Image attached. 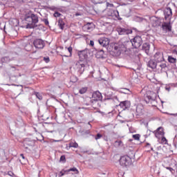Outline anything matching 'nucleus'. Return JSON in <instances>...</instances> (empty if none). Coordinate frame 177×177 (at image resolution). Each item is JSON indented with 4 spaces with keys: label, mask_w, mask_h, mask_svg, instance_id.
<instances>
[{
    "label": "nucleus",
    "mask_w": 177,
    "mask_h": 177,
    "mask_svg": "<svg viewBox=\"0 0 177 177\" xmlns=\"http://www.w3.org/2000/svg\"><path fill=\"white\" fill-rule=\"evenodd\" d=\"M156 100V94L154 92L151 91H148L146 92V93L144 95V100L146 102V103H151V102H153V100Z\"/></svg>",
    "instance_id": "f257e3e1"
},
{
    "label": "nucleus",
    "mask_w": 177,
    "mask_h": 177,
    "mask_svg": "<svg viewBox=\"0 0 177 177\" xmlns=\"http://www.w3.org/2000/svg\"><path fill=\"white\" fill-rule=\"evenodd\" d=\"M119 162L122 167H129L132 164V158L129 156H123L120 158Z\"/></svg>",
    "instance_id": "f03ea898"
},
{
    "label": "nucleus",
    "mask_w": 177,
    "mask_h": 177,
    "mask_svg": "<svg viewBox=\"0 0 177 177\" xmlns=\"http://www.w3.org/2000/svg\"><path fill=\"white\" fill-rule=\"evenodd\" d=\"M124 50H125V46L123 44H117L114 46L113 48L115 56H120V55H121Z\"/></svg>",
    "instance_id": "7ed1b4c3"
},
{
    "label": "nucleus",
    "mask_w": 177,
    "mask_h": 177,
    "mask_svg": "<svg viewBox=\"0 0 177 177\" xmlns=\"http://www.w3.org/2000/svg\"><path fill=\"white\" fill-rule=\"evenodd\" d=\"M82 30L86 32H91V31H93V30H95V24L92 22H88L83 26Z\"/></svg>",
    "instance_id": "20e7f679"
},
{
    "label": "nucleus",
    "mask_w": 177,
    "mask_h": 177,
    "mask_svg": "<svg viewBox=\"0 0 177 177\" xmlns=\"http://www.w3.org/2000/svg\"><path fill=\"white\" fill-rule=\"evenodd\" d=\"M153 133L155 135V137L157 138V139H161V137L165 135V132L164 131V127H158L153 132Z\"/></svg>",
    "instance_id": "39448f33"
},
{
    "label": "nucleus",
    "mask_w": 177,
    "mask_h": 177,
    "mask_svg": "<svg viewBox=\"0 0 177 177\" xmlns=\"http://www.w3.org/2000/svg\"><path fill=\"white\" fill-rule=\"evenodd\" d=\"M77 55L80 61L85 62V60L88 59V49L79 50V52H77Z\"/></svg>",
    "instance_id": "423d86ee"
},
{
    "label": "nucleus",
    "mask_w": 177,
    "mask_h": 177,
    "mask_svg": "<svg viewBox=\"0 0 177 177\" xmlns=\"http://www.w3.org/2000/svg\"><path fill=\"white\" fill-rule=\"evenodd\" d=\"M84 67H85V62L84 61L79 60L76 62V64L75 65V70H77V71H79V73H80V74H82V73H84V69L82 70V68H84Z\"/></svg>",
    "instance_id": "0eeeda50"
},
{
    "label": "nucleus",
    "mask_w": 177,
    "mask_h": 177,
    "mask_svg": "<svg viewBox=\"0 0 177 177\" xmlns=\"http://www.w3.org/2000/svg\"><path fill=\"white\" fill-rule=\"evenodd\" d=\"M117 31L119 35H128L132 34V30L125 28H117Z\"/></svg>",
    "instance_id": "6e6552de"
},
{
    "label": "nucleus",
    "mask_w": 177,
    "mask_h": 177,
    "mask_svg": "<svg viewBox=\"0 0 177 177\" xmlns=\"http://www.w3.org/2000/svg\"><path fill=\"white\" fill-rule=\"evenodd\" d=\"M33 45L37 49H44L45 47V42L41 39H37L34 41Z\"/></svg>",
    "instance_id": "1a4fd4ad"
},
{
    "label": "nucleus",
    "mask_w": 177,
    "mask_h": 177,
    "mask_svg": "<svg viewBox=\"0 0 177 177\" xmlns=\"http://www.w3.org/2000/svg\"><path fill=\"white\" fill-rule=\"evenodd\" d=\"M162 28L163 31L171 32V31H172V23L171 21H169V22H163Z\"/></svg>",
    "instance_id": "9d476101"
},
{
    "label": "nucleus",
    "mask_w": 177,
    "mask_h": 177,
    "mask_svg": "<svg viewBox=\"0 0 177 177\" xmlns=\"http://www.w3.org/2000/svg\"><path fill=\"white\" fill-rule=\"evenodd\" d=\"M107 15L113 17V19H117L118 20H122V18L120 17V12L118 10H111L110 12L107 13Z\"/></svg>",
    "instance_id": "9b49d317"
},
{
    "label": "nucleus",
    "mask_w": 177,
    "mask_h": 177,
    "mask_svg": "<svg viewBox=\"0 0 177 177\" xmlns=\"http://www.w3.org/2000/svg\"><path fill=\"white\" fill-rule=\"evenodd\" d=\"M154 61L158 64L161 63L162 62H165V59H164V55L162 53L158 52L153 55Z\"/></svg>",
    "instance_id": "f8f14e48"
},
{
    "label": "nucleus",
    "mask_w": 177,
    "mask_h": 177,
    "mask_svg": "<svg viewBox=\"0 0 177 177\" xmlns=\"http://www.w3.org/2000/svg\"><path fill=\"white\" fill-rule=\"evenodd\" d=\"M98 42L101 46L106 48L110 44V39L107 37H101L99 39Z\"/></svg>",
    "instance_id": "ddd939ff"
},
{
    "label": "nucleus",
    "mask_w": 177,
    "mask_h": 177,
    "mask_svg": "<svg viewBox=\"0 0 177 177\" xmlns=\"http://www.w3.org/2000/svg\"><path fill=\"white\" fill-rule=\"evenodd\" d=\"M132 45L135 48H139V46L142 45V37L139 36L134 37L132 41Z\"/></svg>",
    "instance_id": "4468645a"
},
{
    "label": "nucleus",
    "mask_w": 177,
    "mask_h": 177,
    "mask_svg": "<svg viewBox=\"0 0 177 177\" xmlns=\"http://www.w3.org/2000/svg\"><path fill=\"white\" fill-rule=\"evenodd\" d=\"M25 21H26V28H32V14L25 16Z\"/></svg>",
    "instance_id": "2eb2a0df"
},
{
    "label": "nucleus",
    "mask_w": 177,
    "mask_h": 177,
    "mask_svg": "<svg viewBox=\"0 0 177 177\" xmlns=\"http://www.w3.org/2000/svg\"><path fill=\"white\" fill-rule=\"evenodd\" d=\"M167 63H165V61L162 62H159L157 65V70H158L160 73H162V71H165L167 70Z\"/></svg>",
    "instance_id": "dca6fc26"
},
{
    "label": "nucleus",
    "mask_w": 177,
    "mask_h": 177,
    "mask_svg": "<svg viewBox=\"0 0 177 177\" xmlns=\"http://www.w3.org/2000/svg\"><path fill=\"white\" fill-rule=\"evenodd\" d=\"M91 100L94 102H99V100H102V93L99 91H95L93 93Z\"/></svg>",
    "instance_id": "f3484780"
},
{
    "label": "nucleus",
    "mask_w": 177,
    "mask_h": 177,
    "mask_svg": "<svg viewBox=\"0 0 177 177\" xmlns=\"http://www.w3.org/2000/svg\"><path fill=\"white\" fill-rule=\"evenodd\" d=\"M119 106L122 110H127V109H129V107H131V101L126 100L121 102Z\"/></svg>",
    "instance_id": "a211bd4d"
},
{
    "label": "nucleus",
    "mask_w": 177,
    "mask_h": 177,
    "mask_svg": "<svg viewBox=\"0 0 177 177\" xmlns=\"http://www.w3.org/2000/svg\"><path fill=\"white\" fill-rule=\"evenodd\" d=\"M171 17H172V10L168 8L165 10V19L171 21Z\"/></svg>",
    "instance_id": "6ab92c4d"
},
{
    "label": "nucleus",
    "mask_w": 177,
    "mask_h": 177,
    "mask_svg": "<svg viewBox=\"0 0 177 177\" xmlns=\"http://www.w3.org/2000/svg\"><path fill=\"white\" fill-rule=\"evenodd\" d=\"M32 146H34V141L29 140H25L24 141V147L26 150H30V147H32Z\"/></svg>",
    "instance_id": "aec40b11"
},
{
    "label": "nucleus",
    "mask_w": 177,
    "mask_h": 177,
    "mask_svg": "<svg viewBox=\"0 0 177 177\" xmlns=\"http://www.w3.org/2000/svg\"><path fill=\"white\" fill-rule=\"evenodd\" d=\"M147 66L149 68L154 70V68H157L158 63L154 59H150L148 62Z\"/></svg>",
    "instance_id": "412c9836"
},
{
    "label": "nucleus",
    "mask_w": 177,
    "mask_h": 177,
    "mask_svg": "<svg viewBox=\"0 0 177 177\" xmlns=\"http://www.w3.org/2000/svg\"><path fill=\"white\" fill-rule=\"evenodd\" d=\"M151 24L152 27H158L160 26V20L156 17H152L151 19Z\"/></svg>",
    "instance_id": "4be33fe9"
},
{
    "label": "nucleus",
    "mask_w": 177,
    "mask_h": 177,
    "mask_svg": "<svg viewBox=\"0 0 177 177\" xmlns=\"http://www.w3.org/2000/svg\"><path fill=\"white\" fill-rule=\"evenodd\" d=\"M142 50L145 52L147 55H150V45L145 43L142 45Z\"/></svg>",
    "instance_id": "5701e85b"
},
{
    "label": "nucleus",
    "mask_w": 177,
    "mask_h": 177,
    "mask_svg": "<svg viewBox=\"0 0 177 177\" xmlns=\"http://www.w3.org/2000/svg\"><path fill=\"white\" fill-rule=\"evenodd\" d=\"M137 115H142L143 114V106L138 105L136 109Z\"/></svg>",
    "instance_id": "b1692460"
},
{
    "label": "nucleus",
    "mask_w": 177,
    "mask_h": 177,
    "mask_svg": "<svg viewBox=\"0 0 177 177\" xmlns=\"http://www.w3.org/2000/svg\"><path fill=\"white\" fill-rule=\"evenodd\" d=\"M32 15V24H37L38 23L39 19H38V16L35 14H31Z\"/></svg>",
    "instance_id": "393cba45"
},
{
    "label": "nucleus",
    "mask_w": 177,
    "mask_h": 177,
    "mask_svg": "<svg viewBox=\"0 0 177 177\" xmlns=\"http://www.w3.org/2000/svg\"><path fill=\"white\" fill-rule=\"evenodd\" d=\"M58 26H59V28H61V30L64 29V26H66V24L64 23V21H63L62 19H59L58 20Z\"/></svg>",
    "instance_id": "a878e982"
},
{
    "label": "nucleus",
    "mask_w": 177,
    "mask_h": 177,
    "mask_svg": "<svg viewBox=\"0 0 177 177\" xmlns=\"http://www.w3.org/2000/svg\"><path fill=\"white\" fill-rule=\"evenodd\" d=\"M86 92H88V87L86 86L82 87L79 90V93H80V95H84V93H86Z\"/></svg>",
    "instance_id": "bb28decb"
},
{
    "label": "nucleus",
    "mask_w": 177,
    "mask_h": 177,
    "mask_svg": "<svg viewBox=\"0 0 177 177\" xmlns=\"http://www.w3.org/2000/svg\"><path fill=\"white\" fill-rule=\"evenodd\" d=\"M67 172H75V174L77 175H78V174H80V171H78V169L77 167H73L71 168L68 170H66Z\"/></svg>",
    "instance_id": "cd10ccee"
},
{
    "label": "nucleus",
    "mask_w": 177,
    "mask_h": 177,
    "mask_svg": "<svg viewBox=\"0 0 177 177\" xmlns=\"http://www.w3.org/2000/svg\"><path fill=\"white\" fill-rule=\"evenodd\" d=\"M167 60H168L169 63H172V64L176 63V58H174L172 56H169Z\"/></svg>",
    "instance_id": "c85d7f7f"
},
{
    "label": "nucleus",
    "mask_w": 177,
    "mask_h": 177,
    "mask_svg": "<svg viewBox=\"0 0 177 177\" xmlns=\"http://www.w3.org/2000/svg\"><path fill=\"white\" fill-rule=\"evenodd\" d=\"M69 147H73L74 149H77L78 143H77L75 142H71L69 143Z\"/></svg>",
    "instance_id": "c756f323"
},
{
    "label": "nucleus",
    "mask_w": 177,
    "mask_h": 177,
    "mask_svg": "<svg viewBox=\"0 0 177 177\" xmlns=\"http://www.w3.org/2000/svg\"><path fill=\"white\" fill-rule=\"evenodd\" d=\"M68 51L69 52V55H64L65 57H71V56H73V47L69 46L68 48Z\"/></svg>",
    "instance_id": "7c9ffc66"
},
{
    "label": "nucleus",
    "mask_w": 177,
    "mask_h": 177,
    "mask_svg": "<svg viewBox=\"0 0 177 177\" xmlns=\"http://www.w3.org/2000/svg\"><path fill=\"white\" fill-rule=\"evenodd\" d=\"M161 139V143H162V145H167V143H168V140H167V138H165V136H162L160 138Z\"/></svg>",
    "instance_id": "2f4dec72"
},
{
    "label": "nucleus",
    "mask_w": 177,
    "mask_h": 177,
    "mask_svg": "<svg viewBox=\"0 0 177 177\" xmlns=\"http://www.w3.org/2000/svg\"><path fill=\"white\" fill-rule=\"evenodd\" d=\"M2 63H8V62H10V59L9 57H4L1 58Z\"/></svg>",
    "instance_id": "473e14b6"
},
{
    "label": "nucleus",
    "mask_w": 177,
    "mask_h": 177,
    "mask_svg": "<svg viewBox=\"0 0 177 177\" xmlns=\"http://www.w3.org/2000/svg\"><path fill=\"white\" fill-rule=\"evenodd\" d=\"M115 145L116 147H120V146L122 145V141L118 140L115 142Z\"/></svg>",
    "instance_id": "72a5a7b5"
},
{
    "label": "nucleus",
    "mask_w": 177,
    "mask_h": 177,
    "mask_svg": "<svg viewBox=\"0 0 177 177\" xmlns=\"http://www.w3.org/2000/svg\"><path fill=\"white\" fill-rule=\"evenodd\" d=\"M133 138L134 139V140H140V134L133 135Z\"/></svg>",
    "instance_id": "f704fd0d"
},
{
    "label": "nucleus",
    "mask_w": 177,
    "mask_h": 177,
    "mask_svg": "<svg viewBox=\"0 0 177 177\" xmlns=\"http://www.w3.org/2000/svg\"><path fill=\"white\" fill-rule=\"evenodd\" d=\"M123 93H126V95H131L132 92L128 88H123Z\"/></svg>",
    "instance_id": "c9c22d12"
},
{
    "label": "nucleus",
    "mask_w": 177,
    "mask_h": 177,
    "mask_svg": "<svg viewBox=\"0 0 177 177\" xmlns=\"http://www.w3.org/2000/svg\"><path fill=\"white\" fill-rule=\"evenodd\" d=\"M66 172H67V170L62 169L61 171H59V176H64V175H66Z\"/></svg>",
    "instance_id": "e433bc0d"
},
{
    "label": "nucleus",
    "mask_w": 177,
    "mask_h": 177,
    "mask_svg": "<svg viewBox=\"0 0 177 177\" xmlns=\"http://www.w3.org/2000/svg\"><path fill=\"white\" fill-rule=\"evenodd\" d=\"M35 96L39 100H42V94L39 93H35Z\"/></svg>",
    "instance_id": "4c0bfd02"
},
{
    "label": "nucleus",
    "mask_w": 177,
    "mask_h": 177,
    "mask_svg": "<svg viewBox=\"0 0 177 177\" xmlns=\"http://www.w3.org/2000/svg\"><path fill=\"white\" fill-rule=\"evenodd\" d=\"M91 2H93V3H95V5L97 3H103V1H102V0H91Z\"/></svg>",
    "instance_id": "58836bf2"
},
{
    "label": "nucleus",
    "mask_w": 177,
    "mask_h": 177,
    "mask_svg": "<svg viewBox=\"0 0 177 177\" xmlns=\"http://www.w3.org/2000/svg\"><path fill=\"white\" fill-rule=\"evenodd\" d=\"M103 137V136L100 133H97L96 136L95 137V140H98V139H101Z\"/></svg>",
    "instance_id": "ea45409f"
},
{
    "label": "nucleus",
    "mask_w": 177,
    "mask_h": 177,
    "mask_svg": "<svg viewBox=\"0 0 177 177\" xmlns=\"http://www.w3.org/2000/svg\"><path fill=\"white\" fill-rule=\"evenodd\" d=\"M54 17H60L62 16V14L59 12H55L53 14Z\"/></svg>",
    "instance_id": "a19ab883"
},
{
    "label": "nucleus",
    "mask_w": 177,
    "mask_h": 177,
    "mask_svg": "<svg viewBox=\"0 0 177 177\" xmlns=\"http://www.w3.org/2000/svg\"><path fill=\"white\" fill-rule=\"evenodd\" d=\"M106 8H107V9H109V8H114V4L107 2L106 3Z\"/></svg>",
    "instance_id": "79ce46f5"
},
{
    "label": "nucleus",
    "mask_w": 177,
    "mask_h": 177,
    "mask_svg": "<svg viewBox=\"0 0 177 177\" xmlns=\"http://www.w3.org/2000/svg\"><path fill=\"white\" fill-rule=\"evenodd\" d=\"M44 61L46 62V63H49L50 62V59L49 58V57H44Z\"/></svg>",
    "instance_id": "37998d69"
},
{
    "label": "nucleus",
    "mask_w": 177,
    "mask_h": 177,
    "mask_svg": "<svg viewBox=\"0 0 177 177\" xmlns=\"http://www.w3.org/2000/svg\"><path fill=\"white\" fill-rule=\"evenodd\" d=\"M59 161H64V162H66V156L64 155L60 157Z\"/></svg>",
    "instance_id": "c03bdc74"
},
{
    "label": "nucleus",
    "mask_w": 177,
    "mask_h": 177,
    "mask_svg": "<svg viewBox=\"0 0 177 177\" xmlns=\"http://www.w3.org/2000/svg\"><path fill=\"white\" fill-rule=\"evenodd\" d=\"M43 21L46 26H49V21L48 20V19H43Z\"/></svg>",
    "instance_id": "a18cd8bd"
},
{
    "label": "nucleus",
    "mask_w": 177,
    "mask_h": 177,
    "mask_svg": "<svg viewBox=\"0 0 177 177\" xmlns=\"http://www.w3.org/2000/svg\"><path fill=\"white\" fill-rule=\"evenodd\" d=\"M166 169H168L169 171H170L171 174H174V172H175V170L172 167H166Z\"/></svg>",
    "instance_id": "49530a36"
},
{
    "label": "nucleus",
    "mask_w": 177,
    "mask_h": 177,
    "mask_svg": "<svg viewBox=\"0 0 177 177\" xmlns=\"http://www.w3.org/2000/svg\"><path fill=\"white\" fill-rule=\"evenodd\" d=\"M89 45L90 46H95V42L93 41V40L90 41Z\"/></svg>",
    "instance_id": "de8ad7c7"
},
{
    "label": "nucleus",
    "mask_w": 177,
    "mask_h": 177,
    "mask_svg": "<svg viewBox=\"0 0 177 177\" xmlns=\"http://www.w3.org/2000/svg\"><path fill=\"white\" fill-rule=\"evenodd\" d=\"M9 176H15V174H13V172L12 171H8V174Z\"/></svg>",
    "instance_id": "09e8293b"
},
{
    "label": "nucleus",
    "mask_w": 177,
    "mask_h": 177,
    "mask_svg": "<svg viewBox=\"0 0 177 177\" xmlns=\"http://www.w3.org/2000/svg\"><path fill=\"white\" fill-rule=\"evenodd\" d=\"M21 156V158H23V160H24V154H23V153H21V155H20Z\"/></svg>",
    "instance_id": "8fccbe9b"
},
{
    "label": "nucleus",
    "mask_w": 177,
    "mask_h": 177,
    "mask_svg": "<svg viewBox=\"0 0 177 177\" xmlns=\"http://www.w3.org/2000/svg\"><path fill=\"white\" fill-rule=\"evenodd\" d=\"M27 46H30V48H32V46L31 45H30V44L26 46V48H27Z\"/></svg>",
    "instance_id": "3c124183"
},
{
    "label": "nucleus",
    "mask_w": 177,
    "mask_h": 177,
    "mask_svg": "<svg viewBox=\"0 0 177 177\" xmlns=\"http://www.w3.org/2000/svg\"><path fill=\"white\" fill-rule=\"evenodd\" d=\"M147 146H150V144L147 143Z\"/></svg>",
    "instance_id": "603ef678"
},
{
    "label": "nucleus",
    "mask_w": 177,
    "mask_h": 177,
    "mask_svg": "<svg viewBox=\"0 0 177 177\" xmlns=\"http://www.w3.org/2000/svg\"><path fill=\"white\" fill-rule=\"evenodd\" d=\"M54 142H59V140H54Z\"/></svg>",
    "instance_id": "864d4df0"
}]
</instances>
